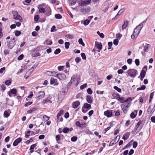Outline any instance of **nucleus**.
<instances>
[{
  "label": "nucleus",
  "instance_id": "obj_62",
  "mask_svg": "<svg viewBox=\"0 0 155 155\" xmlns=\"http://www.w3.org/2000/svg\"><path fill=\"white\" fill-rule=\"evenodd\" d=\"M24 57V55L22 54H21L18 57V60H22Z\"/></svg>",
  "mask_w": 155,
  "mask_h": 155
},
{
  "label": "nucleus",
  "instance_id": "obj_53",
  "mask_svg": "<svg viewBox=\"0 0 155 155\" xmlns=\"http://www.w3.org/2000/svg\"><path fill=\"white\" fill-rule=\"evenodd\" d=\"M9 51L8 49H5L4 51V54L6 55L9 54Z\"/></svg>",
  "mask_w": 155,
  "mask_h": 155
},
{
  "label": "nucleus",
  "instance_id": "obj_42",
  "mask_svg": "<svg viewBox=\"0 0 155 155\" xmlns=\"http://www.w3.org/2000/svg\"><path fill=\"white\" fill-rule=\"evenodd\" d=\"M21 32L17 30L15 31V35L17 37L21 35Z\"/></svg>",
  "mask_w": 155,
  "mask_h": 155
},
{
  "label": "nucleus",
  "instance_id": "obj_64",
  "mask_svg": "<svg viewBox=\"0 0 155 155\" xmlns=\"http://www.w3.org/2000/svg\"><path fill=\"white\" fill-rule=\"evenodd\" d=\"M114 44L117 46L118 45V40L117 39H115L113 41Z\"/></svg>",
  "mask_w": 155,
  "mask_h": 155
},
{
  "label": "nucleus",
  "instance_id": "obj_6",
  "mask_svg": "<svg viewBox=\"0 0 155 155\" xmlns=\"http://www.w3.org/2000/svg\"><path fill=\"white\" fill-rule=\"evenodd\" d=\"M140 32V31H139L137 30L136 29H134L133 33L131 36V38L133 39H135L137 37Z\"/></svg>",
  "mask_w": 155,
  "mask_h": 155
},
{
  "label": "nucleus",
  "instance_id": "obj_59",
  "mask_svg": "<svg viewBox=\"0 0 155 155\" xmlns=\"http://www.w3.org/2000/svg\"><path fill=\"white\" fill-rule=\"evenodd\" d=\"M55 138H56V141H57V143H60L58 142V141L60 139V136L58 135H57L56 136V137H55Z\"/></svg>",
  "mask_w": 155,
  "mask_h": 155
},
{
  "label": "nucleus",
  "instance_id": "obj_15",
  "mask_svg": "<svg viewBox=\"0 0 155 155\" xmlns=\"http://www.w3.org/2000/svg\"><path fill=\"white\" fill-rule=\"evenodd\" d=\"M45 46H41L38 47L34 49V51H39L42 50H43L45 49Z\"/></svg>",
  "mask_w": 155,
  "mask_h": 155
},
{
  "label": "nucleus",
  "instance_id": "obj_32",
  "mask_svg": "<svg viewBox=\"0 0 155 155\" xmlns=\"http://www.w3.org/2000/svg\"><path fill=\"white\" fill-rule=\"evenodd\" d=\"M120 137V135H117L115 138L113 139L112 140H114V142L116 143H117L118 140H119Z\"/></svg>",
  "mask_w": 155,
  "mask_h": 155
},
{
  "label": "nucleus",
  "instance_id": "obj_23",
  "mask_svg": "<svg viewBox=\"0 0 155 155\" xmlns=\"http://www.w3.org/2000/svg\"><path fill=\"white\" fill-rule=\"evenodd\" d=\"M128 21H124V24L122 25V29H124L126 28L128 25Z\"/></svg>",
  "mask_w": 155,
  "mask_h": 155
},
{
  "label": "nucleus",
  "instance_id": "obj_61",
  "mask_svg": "<svg viewBox=\"0 0 155 155\" xmlns=\"http://www.w3.org/2000/svg\"><path fill=\"white\" fill-rule=\"evenodd\" d=\"M64 67V66H61L58 67V70L59 71H61L63 70V68Z\"/></svg>",
  "mask_w": 155,
  "mask_h": 155
},
{
  "label": "nucleus",
  "instance_id": "obj_17",
  "mask_svg": "<svg viewBox=\"0 0 155 155\" xmlns=\"http://www.w3.org/2000/svg\"><path fill=\"white\" fill-rule=\"evenodd\" d=\"M146 71L143 69L141 71L140 76L141 77L140 80H142L143 78L145 77L146 75Z\"/></svg>",
  "mask_w": 155,
  "mask_h": 155
},
{
  "label": "nucleus",
  "instance_id": "obj_25",
  "mask_svg": "<svg viewBox=\"0 0 155 155\" xmlns=\"http://www.w3.org/2000/svg\"><path fill=\"white\" fill-rule=\"evenodd\" d=\"M150 47L149 44H146L144 46L143 51L145 52H147L149 48Z\"/></svg>",
  "mask_w": 155,
  "mask_h": 155
},
{
  "label": "nucleus",
  "instance_id": "obj_50",
  "mask_svg": "<svg viewBox=\"0 0 155 155\" xmlns=\"http://www.w3.org/2000/svg\"><path fill=\"white\" fill-rule=\"evenodd\" d=\"M65 45V48L66 49H68L69 48V46L70 45V44L69 42H66L64 43Z\"/></svg>",
  "mask_w": 155,
  "mask_h": 155
},
{
  "label": "nucleus",
  "instance_id": "obj_2",
  "mask_svg": "<svg viewBox=\"0 0 155 155\" xmlns=\"http://www.w3.org/2000/svg\"><path fill=\"white\" fill-rule=\"evenodd\" d=\"M137 71L135 69H130L127 71L128 75L132 78H135L137 74Z\"/></svg>",
  "mask_w": 155,
  "mask_h": 155
},
{
  "label": "nucleus",
  "instance_id": "obj_11",
  "mask_svg": "<svg viewBox=\"0 0 155 155\" xmlns=\"http://www.w3.org/2000/svg\"><path fill=\"white\" fill-rule=\"evenodd\" d=\"M112 110H108L104 112V115L107 117H110L112 115Z\"/></svg>",
  "mask_w": 155,
  "mask_h": 155
},
{
  "label": "nucleus",
  "instance_id": "obj_49",
  "mask_svg": "<svg viewBox=\"0 0 155 155\" xmlns=\"http://www.w3.org/2000/svg\"><path fill=\"white\" fill-rule=\"evenodd\" d=\"M87 84L85 83L80 86V89H83L87 87Z\"/></svg>",
  "mask_w": 155,
  "mask_h": 155
},
{
  "label": "nucleus",
  "instance_id": "obj_63",
  "mask_svg": "<svg viewBox=\"0 0 155 155\" xmlns=\"http://www.w3.org/2000/svg\"><path fill=\"white\" fill-rule=\"evenodd\" d=\"M39 18V16L38 15H36L34 17V20L35 21H38Z\"/></svg>",
  "mask_w": 155,
  "mask_h": 155
},
{
  "label": "nucleus",
  "instance_id": "obj_18",
  "mask_svg": "<svg viewBox=\"0 0 155 155\" xmlns=\"http://www.w3.org/2000/svg\"><path fill=\"white\" fill-rule=\"evenodd\" d=\"M124 12V10L123 9H120L117 13L116 15L114 18H112V20H113L117 18V17L120 15Z\"/></svg>",
  "mask_w": 155,
  "mask_h": 155
},
{
  "label": "nucleus",
  "instance_id": "obj_10",
  "mask_svg": "<svg viewBox=\"0 0 155 155\" xmlns=\"http://www.w3.org/2000/svg\"><path fill=\"white\" fill-rule=\"evenodd\" d=\"M45 95V93L44 91H40L37 94V97L38 99L40 100L44 97Z\"/></svg>",
  "mask_w": 155,
  "mask_h": 155
},
{
  "label": "nucleus",
  "instance_id": "obj_13",
  "mask_svg": "<svg viewBox=\"0 0 155 155\" xmlns=\"http://www.w3.org/2000/svg\"><path fill=\"white\" fill-rule=\"evenodd\" d=\"M80 103L79 101L74 102L72 103V107L74 108H77L80 105Z\"/></svg>",
  "mask_w": 155,
  "mask_h": 155
},
{
  "label": "nucleus",
  "instance_id": "obj_30",
  "mask_svg": "<svg viewBox=\"0 0 155 155\" xmlns=\"http://www.w3.org/2000/svg\"><path fill=\"white\" fill-rule=\"evenodd\" d=\"M84 124L82 123L81 124L80 122L79 121H77L76 123V125L78 127H81L84 125Z\"/></svg>",
  "mask_w": 155,
  "mask_h": 155
},
{
  "label": "nucleus",
  "instance_id": "obj_3",
  "mask_svg": "<svg viewBox=\"0 0 155 155\" xmlns=\"http://www.w3.org/2000/svg\"><path fill=\"white\" fill-rule=\"evenodd\" d=\"M13 15V18L15 20H18L21 22H22L23 19L22 17L18 14L17 11H13L12 12Z\"/></svg>",
  "mask_w": 155,
  "mask_h": 155
},
{
  "label": "nucleus",
  "instance_id": "obj_38",
  "mask_svg": "<svg viewBox=\"0 0 155 155\" xmlns=\"http://www.w3.org/2000/svg\"><path fill=\"white\" fill-rule=\"evenodd\" d=\"M63 132L64 133H67L69 132V128L68 127H64L63 130Z\"/></svg>",
  "mask_w": 155,
  "mask_h": 155
},
{
  "label": "nucleus",
  "instance_id": "obj_33",
  "mask_svg": "<svg viewBox=\"0 0 155 155\" xmlns=\"http://www.w3.org/2000/svg\"><path fill=\"white\" fill-rule=\"evenodd\" d=\"M63 110H60L58 113L57 115V117L58 119H59V117L62 114L63 112Z\"/></svg>",
  "mask_w": 155,
  "mask_h": 155
},
{
  "label": "nucleus",
  "instance_id": "obj_45",
  "mask_svg": "<svg viewBox=\"0 0 155 155\" xmlns=\"http://www.w3.org/2000/svg\"><path fill=\"white\" fill-rule=\"evenodd\" d=\"M90 21V20L87 19L84 21L83 24L84 25H87L89 23Z\"/></svg>",
  "mask_w": 155,
  "mask_h": 155
},
{
  "label": "nucleus",
  "instance_id": "obj_43",
  "mask_svg": "<svg viewBox=\"0 0 155 155\" xmlns=\"http://www.w3.org/2000/svg\"><path fill=\"white\" fill-rule=\"evenodd\" d=\"M55 17L56 19H60L62 18L61 15L59 14H55Z\"/></svg>",
  "mask_w": 155,
  "mask_h": 155
},
{
  "label": "nucleus",
  "instance_id": "obj_20",
  "mask_svg": "<svg viewBox=\"0 0 155 155\" xmlns=\"http://www.w3.org/2000/svg\"><path fill=\"white\" fill-rule=\"evenodd\" d=\"M129 135L130 133H127L123 136L122 139L124 140H126L128 139Z\"/></svg>",
  "mask_w": 155,
  "mask_h": 155
},
{
  "label": "nucleus",
  "instance_id": "obj_41",
  "mask_svg": "<svg viewBox=\"0 0 155 155\" xmlns=\"http://www.w3.org/2000/svg\"><path fill=\"white\" fill-rule=\"evenodd\" d=\"M78 42L79 44L83 46H84L85 44L83 42L82 39L81 38H80L78 40Z\"/></svg>",
  "mask_w": 155,
  "mask_h": 155
},
{
  "label": "nucleus",
  "instance_id": "obj_12",
  "mask_svg": "<svg viewBox=\"0 0 155 155\" xmlns=\"http://www.w3.org/2000/svg\"><path fill=\"white\" fill-rule=\"evenodd\" d=\"M22 140V139L21 137H19L16 139L13 142V146H16L18 144L20 143Z\"/></svg>",
  "mask_w": 155,
  "mask_h": 155
},
{
  "label": "nucleus",
  "instance_id": "obj_35",
  "mask_svg": "<svg viewBox=\"0 0 155 155\" xmlns=\"http://www.w3.org/2000/svg\"><path fill=\"white\" fill-rule=\"evenodd\" d=\"M31 131L28 130L25 132V137L26 138H28L29 137V135L31 133Z\"/></svg>",
  "mask_w": 155,
  "mask_h": 155
},
{
  "label": "nucleus",
  "instance_id": "obj_26",
  "mask_svg": "<svg viewBox=\"0 0 155 155\" xmlns=\"http://www.w3.org/2000/svg\"><path fill=\"white\" fill-rule=\"evenodd\" d=\"M84 107L85 108L90 109L91 108V105L87 103H85L84 104Z\"/></svg>",
  "mask_w": 155,
  "mask_h": 155
},
{
  "label": "nucleus",
  "instance_id": "obj_1",
  "mask_svg": "<svg viewBox=\"0 0 155 155\" xmlns=\"http://www.w3.org/2000/svg\"><path fill=\"white\" fill-rule=\"evenodd\" d=\"M16 40L14 38H11L10 40L5 42L7 48L10 49H12L15 45Z\"/></svg>",
  "mask_w": 155,
  "mask_h": 155
},
{
  "label": "nucleus",
  "instance_id": "obj_27",
  "mask_svg": "<svg viewBox=\"0 0 155 155\" xmlns=\"http://www.w3.org/2000/svg\"><path fill=\"white\" fill-rule=\"evenodd\" d=\"M37 144L35 143L32 145L30 147V152L32 153L34 152V149L35 147L36 146Z\"/></svg>",
  "mask_w": 155,
  "mask_h": 155
},
{
  "label": "nucleus",
  "instance_id": "obj_48",
  "mask_svg": "<svg viewBox=\"0 0 155 155\" xmlns=\"http://www.w3.org/2000/svg\"><path fill=\"white\" fill-rule=\"evenodd\" d=\"M47 103H49L51 104V101L47 99L43 100L42 101V103L44 104Z\"/></svg>",
  "mask_w": 155,
  "mask_h": 155
},
{
  "label": "nucleus",
  "instance_id": "obj_37",
  "mask_svg": "<svg viewBox=\"0 0 155 155\" xmlns=\"http://www.w3.org/2000/svg\"><path fill=\"white\" fill-rule=\"evenodd\" d=\"M118 101H120L121 103L126 102L125 99L124 97H120Z\"/></svg>",
  "mask_w": 155,
  "mask_h": 155
},
{
  "label": "nucleus",
  "instance_id": "obj_28",
  "mask_svg": "<svg viewBox=\"0 0 155 155\" xmlns=\"http://www.w3.org/2000/svg\"><path fill=\"white\" fill-rule=\"evenodd\" d=\"M76 2L77 1L75 0H69V3L70 5L72 6L75 5L76 3Z\"/></svg>",
  "mask_w": 155,
  "mask_h": 155
},
{
  "label": "nucleus",
  "instance_id": "obj_46",
  "mask_svg": "<svg viewBox=\"0 0 155 155\" xmlns=\"http://www.w3.org/2000/svg\"><path fill=\"white\" fill-rule=\"evenodd\" d=\"M114 88L118 92L120 93L121 91V89L120 88H119L118 87L116 86H115L114 87Z\"/></svg>",
  "mask_w": 155,
  "mask_h": 155
},
{
  "label": "nucleus",
  "instance_id": "obj_14",
  "mask_svg": "<svg viewBox=\"0 0 155 155\" xmlns=\"http://www.w3.org/2000/svg\"><path fill=\"white\" fill-rule=\"evenodd\" d=\"M93 98L90 95L86 96V100L88 103L91 104L93 102Z\"/></svg>",
  "mask_w": 155,
  "mask_h": 155
},
{
  "label": "nucleus",
  "instance_id": "obj_34",
  "mask_svg": "<svg viewBox=\"0 0 155 155\" xmlns=\"http://www.w3.org/2000/svg\"><path fill=\"white\" fill-rule=\"evenodd\" d=\"M146 87L145 85H143L140 87L137 88V91H138L140 90H144L145 89Z\"/></svg>",
  "mask_w": 155,
  "mask_h": 155
},
{
  "label": "nucleus",
  "instance_id": "obj_60",
  "mask_svg": "<svg viewBox=\"0 0 155 155\" xmlns=\"http://www.w3.org/2000/svg\"><path fill=\"white\" fill-rule=\"evenodd\" d=\"M5 84L6 85L9 86L11 84V82L10 80H7L5 81Z\"/></svg>",
  "mask_w": 155,
  "mask_h": 155
},
{
  "label": "nucleus",
  "instance_id": "obj_8",
  "mask_svg": "<svg viewBox=\"0 0 155 155\" xmlns=\"http://www.w3.org/2000/svg\"><path fill=\"white\" fill-rule=\"evenodd\" d=\"M56 77L59 80H64L66 78V75L64 74L60 73L57 74Z\"/></svg>",
  "mask_w": 155,
  "mask_h": 155
},
{
  "label": "nucleus",
  "instance_id": "obj_7",
  "mask_svg": "<svg viewBox=\"0 0 155 155\" xmlns=\"http://www.w3.org/2000/svg\"><path fill=\"white\" fill-rule=\"evenodd\" d=\"M129 104V103H126L121 105V108L124 112H127V109L129 106H128Z\"/></svg>",
  "mask_w": 155,
  "mask_h": 155
},
{
  "label": "nucleus",
  "instance_id": "obj_4",
  "mask_svg": "<svg viewBox=\"0 0 155 155\" xmlns=\"http://www.w3.org/2000/svg\"><path fill=\"white\" fill-rule=\"evenodd\" d=\"M91 0H79L78 1V4L80 6H84L90 4Z\"/></svg>",
  "mask_w": 155,
  "mask_h": 155
},
{
  "label": "nucleus",
  "instance_id": "obj_22",
  "mask_svg": "<svg viewBox=\"0 0 155 155\" xmlns=\"http://www.w3.org/2000/svg\"><path fill=\"white\" fill-rule=\"evenodd\" d=\"M41 116L42 117L43 120L45 121H47L49 119V117L45 115H42Z\"/></svg>",
  "mask_w": 155,
  "mask_h": 155
},
{
  "label": "nucleus",
  "instance_id": "obj_47",
  "mask_svg": "<svg viewBox=\"0 0 155 155\" xmlns=\"http://www.w3.org/2000/svg\"><path fill=\"white\" fill-rule=\"evenodd\" d=\"M39 12L41 13H45V10L44 8H40L39 9Z\"/></svg>",
  "mask_w": 155,
  "mask_h": 155
},
{
  "label": "nucleus",
  "instance_id": "obj_29",
  "mask_svg": "<svg viewBox=\"0 0 155 155\" xmlns=\"http://www.w3.org/2000/svg\"><path fill=\"white\" fill-rule=\"evenodd\" d=\"M95 45L97 48L98 49H102V45L101 43H96Z\"/></svg>",
  "mask_w": 155,
  "mask_h": 155
},
{
  "label": "nucleus",
  "instance_id": "obj_54",
  "mask_svg": "<svg viewBox=\"0 0 155 155\" xmlns=\"http://www.w3.org/2000/svg\"><path fill=\"white\" fill-rule=\"evenodd\" d=\"M87 93L90 94H91L93 93V91L90 88H88L87 90Z\"/></svg>",
  "mask_w": 155,
  "mask_h": 155
},
{
  "label": "nucleus",
  "instance_id": "obj_51",
  "mask_svg": "<svg viewBox=\"0 0 155 155\" xmlns=\"http://www.w3.org/2000/svg\"><path fill=\"white\" fill-rule=\"evenodd\" d=\"M61 52V50L60 48L57 49L54 51V53L55 54H57Z\"/></svg>",
  "mask_w": 155,
  "mask_h": 155
},
{
  "label": "nucleus",
  "instance_id": "obj_36",
  "mask_svg": "<svg viewBox=\"0 0 155 155\" xmlns=\"http://www.w3.org/2000/svg\"><path fill=\"white\" fill-rule=\"evenodd\" d=\"M77 75H73L71 78V83H72L76 79V78H77Z\"/></svg>",
  "mask_w": 155,
  "mask_h": 155
},
{
  "label": "nucleus",
  "instance_id": "obj_56",
  "mask_svg": "<svg viewBox=\"0 0 155 155\" xmlns=\"http://www.w3.org/2000/svg\"><path fill=\"white\" fill-rule=\"evenodd\" d=\"M81 56L82 59L84 60H85L86 59V57L85 54L84 53H82L81 54Z\"/></svg>",
  "mask_w": 155,
  "mask_h": 155
},
{
  "label": "nucleus",
  "instance_id": "obj_16",
  "mask_svg": "<svg viewBox=\"0 0 155 155\" xmlns=\"http://www.w3.org/2000/svg\"><path fill=\"white\" fill-rule=\"evenodd\" d=\"M10 93L13 94H15L17 93V90L15 89H12L10 90V91L8 92V94L9 96L11 97L12 96Z\"/></svg>",
  "mask_w": 155,
  "mask_h": 155
},
{
  "label": "nucleus",
  "instance_id": "obj_5",
  "mask_svg": "<svg viewBox=\"0 0 155 155\" xmlns=\"http://www.w3.org/2000/svg\"><path fill=\"white\" fill-rule=\"evenodd\" d=\"M147 21V19L143 21L141 23L137 26L135 29H136L137 30L139 31H140L143 27V25L146 23Z\"/></svg>",
  "mask_w": 155,
  "mask_h": 155
},
{
  "label": "nucleus",
  "instance_id": "obj_52",
  "mask_svg": "<svg viewBox=\"0 0 155 155\" xmlns=\"http://www.w3.org/2000/svg\"><path fill=\"white\" fill-rule=\"evenodd\" d=\"M77 137H76L75 136H73V137L71 139V140L72 142H75L77 141Z\"/></svg>",
  "mask_w": 155,
  "mask_h": 155
},
{
  "label": "nucleus",
  "instance_id": "obj_24",
  "mask_svg": "<svg viewBox=\"0 0 155 155\" xmlns=\"http://www.w3.org/2000/svg\"><path fill=\"white\" fill-rule=\"evenodd\" d=\"M112 96L114 98L116 99L117 100H118V99L120 97V95L118 93L113 94H112Z\"/></svg>",
  "mask_w": 155,
  "mask_h": 155
},
{
  "label": "nucleus",
  "instance_id": "obj_19",
  "mask_svg": "<svg viewBox=\"0 0 155 155\" xmlns=\"http://www.w3.org/2000/svg\"><path fill=\"white\" fill-rule=\"evenodd\" d=\"M57 80L53 78H51L50 79V84H54V85H57L58 84L57 82Z\"/></svg>",
  "mask_w": 155,
  "mask_h": 155
},
{
  "label": "nucleus",
  "instance_id": "obj_21",
  "mask_svg": "<svg viewBox=\"0 0 155 155\" xmlns=\"http://www.w3.org/2000/svg\"><path fill=\"white\" fill-rule=\"evenodd\" d=\"M47 11H45V14L47 16H48L51 15V11L50 7H48L47 8Z\"/></svg>",
  "mask_w": 155,
  "mask_h": 155
},
{
  "label": "nucleus",
  "instance_id": "obj_44",
  "mask_svg": "<svg viewBox=\"0 0 155 155\" xmlns=\"http://www.w3.org/2000/svg\"><path fill=\"white\" fill-rule=\"evenodd\" d=\"M52 42L50 40H46L45 41V44L47 45H51L52 44Z\"/></svg>",
  "mask_w": 155,
  "mask_h": 155
},
{
  "label": "nucleus",
  "instance_id": "obj_58",
  "mask_svg": "<svg viewBox=\"0 0 155 155\" xmlns=\"http://www.w3.org/2000/svg\"><path fill=\"white\" fill-rule=\"evenodd\" d=\"M75 60L76 63H78L81 61V59L80 58L76 57Z\"/></svg>",
  "mask_w": 155,
  "mask_h": 155
},
{
  "label": "nucleus",
  "instance_id": "obj_55",
  "mask_svg": "<svg viewBox=\"0 0 155 155\" xmlns=\"http://www.w3.org/2000/svg\"><path fill=\"white\" fill-rule=\"evenodd\" d=\"M135 62L136 65L138 66L140 64V61L138 59H136L135 60Z\"/></svg>",
  "mask_w": 155,
  "mask_h": 155
},
{
  "label": "nucleus",
  "instance_id": "obj_31",
  "mask_svg": "<svg viewBox=\"0 0 155 155\" xmlns=\"http://www.w3.org/2000/svg\"><path fill=\"white\" fill-rule=\"evenodd\" d=\"M41 55L37 51L35 52V53H32V56L33 57H35L36 56H40Z\"/></svg>",
  "mask_w": 155,
  "mask_h": 155
},
{
  "label": "nucleus",
  "instance_id": "obj_40",
  "mask_svg": "<svg viewBox=\"0 0 155 155\" xmlns=\"http://www.w3.org/2000/svg\"><path fill=\"white\" fill-rule=\"evenodd\" d=\"M9 114L6 111H5L4 114V117H8L9 116Z\"/></svg>",
  "mask_w": 155,
  "mask_h": 155
},
{
  "label": "nucleus",
  "instance_id": "obj_57",
  "mask_svg": "<svg viewBox=\"0 0 155 155\" xmlns=\"http://www.w3.org/2000/svg\"><path fill=\"white\" fill-rule=\"evenodd\" d=\"M32 103H33V102L31 101H29V102H27V103H26L25 104V107H28V106L32 104Z\"/></svg>",
  "mask_w": 155,
  "mask_h": 155
},
{
  "label": "nucleus",
  "instance_id": "obj_39",
  "mask_svg": "<svg viewBox=\"0 0 155 155\" xmlns=\"http://www.w3.org/2000/svg\"><path fill=\"white\" fill-rule=\"evenodd\" d=\"M116 38H117L116 39H117L118 40L120 39L121 37H122V35L120 33H118L117 34H116Z\"/></svg>",
  "mask_w": 155,
  "mask_h": 155
},
{
  "label": "nucleus",
  "instance_id": "obj_9",
  "mask_svg": "<svg viewBox=\"0 0 155 155\" xmlns=\"http://www.w3.org/2000/svg\"><path fill=\"white\" fill-rule=\"evenodd\" d=\"M143 121L141 120H140L138 122L137 124L135 127L134 129L136 131H137L139 128H140V130L141 128L143 127Z\"/></svg>",
  "mask_w": 155,
  "mask_h": 155
}]
</instances>
